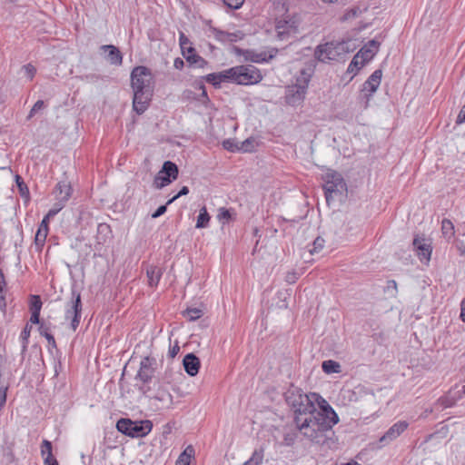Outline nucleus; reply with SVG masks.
<instances>
[{"mask_svg": "<svg viewBox=\"0 0 465 465\" xmlns=\"http://www.w3.org/2000/svg\"><path fill=\"white\" fill-rule=\"evenodd\" d=\"M292 405L296 407L294 421L300 433L314 444L329 446L334 436L332 427L339 422L330 404L318 393L298 391V400Z\"/></svg>", "mask_w": 465, "mask_h": 465, "instance_id": "nucleus-1", "label": "nucleus"}, {"mask_svg": "<svg viewBox=\"0 0 465 465\" xmlns=\"http://www.w3.org/2000/svg\"><path fill=\"white\" fill-rule=\"evenodd\" d=\"M134 91L133 107L141 114L146 111L153 96V77L151 71L145 66H137L131 74Z\"/></svg>", "mask_w": 465, "mask_h": 465, "instance_id": "nucleus-2", "label": "nucleus"}, {"mask_svg": "<svg viewBox=\"0 0 465 465\" xmlns=\"http://www.w3.org/2000/svg\"><path fill=\"white\" fill-rule=\"evenodd\" d=\"M357 45L353 40L331 42L317 46L314 52L315 58L322 63L344 60L346 55L353 52Z\"/></svg>", "mask_w": 465, "mask_h": 465, "instance_id": "nucleus-3", "label": "nucleus"}, {"mask_svg": "<svg viewBox=\"0 0 465 465\" xmlns=\"http://www.w3.org/2000/svg\"><path fill=\"white\" fill-rule=\"evenodd\" d=\"M324 184L326 201H342L347 193V184L341 176L336 171L328 170L322 176Z\"/></svg>", "mask_w": 465, "mask_h": 465, "instance_id": "nucleus-4", "label": "nucleus"}, {"mask_svg": "<svg viewBox=\"0 0 465 465\" xmlns=\"http://www.w3.org/2000/svg\"><path fill=\"white\" fill-rule=\"evenodd\" d=\"M116 429L129 437L143 438L151 432L153 423L149 420L133 421L129 419H120L116 423Z\"/></svg>", "mask_w": 465, "mask_h": 465, "instance_id": "nucleus-5", "label": "nucleus"}, {"mask_svg": "<svg viewBox=\"0 0 465 465\" xmlns=\"http://www.w3.org/2000/svg\"><path fill=\"white\" fill-rule=\"evenodd\" d=\"M300 26V18L296 15H286L282 18L276 19L275 31L276 37L281 40H287L298 33Z\"/></svg>", "mask_w": 465, "mask_h": 465, "instance_id": "nucleus-6", "label": "nucleus"}, {"mask_svg": "<svg viewBox=\"0 0 465 465\" xmlns=\"http://www.w3.org/2000/svg\"><path fill=\"white\" fill-rule=\"evenodd\" d=\"M157 368V361L153 357H143L140 362V368L136 374L135 379L142 381L143 385L139 387V390L143 394L147 395L148 389L145 384L149 383L154 376Z\"/></svg>", "mask_w": 465, "mask_h": 465, "instance_id": "nucleus-7", "label": "nucleus"}, {"mask_svg": "<svg viewBox=\"0 0 465 465\" xmlns=\"http://www.w3.org/2000/svg\"><path fill=\"white\" fill-rule=\"evenodd\" d=\"M177 176V165L173 162L166 161L164 162L162 170L155 175L153 185L156 189H162L170 184L173 181L176 180Z\"/></svg>", "mask_w": 465, "mask_h": 465, "instance_id": "nucleus-8", "label": "nucleus"}, {"mask_svg": "<svg viewBox=\"0 0 465 465\" xmlns=\"http://www.w3.org/2000/svg\"><path fill=\"white\" fill-rule=\"evenodd\" d=\"M82 311L81 294L72 292V301L67 304L64 318L71 321V328L74 331L80 323Z\"/></svg>", "mask_w": 465, "mask_h": 465, "instance_id": "nucleus-9", "label": "nucleus"}, {"mask_svg": "<svg viewBox=\"0 0 465 465\" xmlns=\"http://www.w3.org/2000/svg\"><path fill=\"white\" fill-rule=\"evenodd\" d=\"M381 77L382 71L381 69H377L369 76V78L362 84L361 93L362 96L366 99L363 106L365 109L369 106L370 100L378 90L381 82Z\"/></svg>", "mask_w": 465, "mask_h": 465, "instance_id": "nucleus-10", "label": "nucleus"}, {"mask_svg": "<svg viewBox=\"0 0 465 465\" xmlns=\"http://www.w3.org/2000/svg\"><path fill=\"white\" fill-rule=\"evenodd\" d=\"M413 247L420 261L428 264L432 253V246L430 239L417 236L413 239Z\"/></svg>", "mask_w": 465, "mask_h": 465, "instance_id": "nucleus-11", "label": "nucleus"}, {"mask_svg": "<svg viewBox=\"0 0 465 465\" xmlns=\"http://www.w3.org/2000/svg\"><path fill=\"white\" fill-rule=\"evenodd\" d=\"M241 70L239 74L241 85L256 84L262 80L261 71L253 65H241Z\"/></svg>", "mask_w": 465, "mask_h": 465, "instance_id": "nucleus-12", "label": "nucleus"}, {"mask_svg": "<svg viewBox=\"0 0 465 465\" xmlns=\"http://www.w3.org/2000/svg\"><path fill=\"white\" fill-rule=\"evenodd\" d=\"M209 31L211 32V35L219 42L222 43H233L240 41L243 38L244 34L238 30L235 32H225L223 30H220L218 28L211 26L209 28Z\"/></svg>", "mask_w": 465, "mask_h": 465, "instance_id": "nucleus-13", "label": "nucleus"}, {"mask_svg": "<svg viewBox=\"0 0 465 465\" xmlns=\"http://www.w3.org/2000/svg\"><path fill=\"white\" fill-rule=\"evenodd\" d=\"M408 422L404 420L396 422L380 439V442L385 445L394 440L408 428Z\"/></svg>", "mask_w": 465, "mask_h": 465, "instance_id": "nucleus-14", "label": "nucleus"}, {"mask_svg": "<svg viewBox=\"0 0 465 465\" xmlns=\"http://www.w3.org/2000/svg\"><path fill=\"white\" fill-rule=\"evenodd\" d=\"M179 42L183 54L186 58V60L191 63H196V58H199V56L195 54V50L192 46V43L190 42L188 37L182 32L180 33L179 35Z\"/></svg>", "mask_w": 465, "mask_h": 465, "instance_id": "nucleus-15", "label": "nucleus"}, {"mask_svg": "<svg viewBox=\"0 0 465 465\" xmlns=\"http://www.w3.org/2000/svg\"><path fill=\"white\" fill-rule=\"evenodd\" d=\"M306 92L293 84L288 86L286 94L287 104L292 106L300 104L304 100Z\"/></svg>", "mask_w": 465, "mask_h": 465, "instance_id": "nucleus-16", "label": "nucleus"}, {"mask_svg": "<svg viewBox=\"0 0 465 465\" xmlns=\"http://www.w3.org/2000/svg\"><path fill=\"white\" fill-rule=\"evenodd\" d=\"M381 43L376 39L370 40L366 45H364L358 54L363 58V61L367 63L370 62L375 54L378 53L380 49Z\"/></svg>", "mask_w": 465, "mask_h": 465, "instance_id": "nucleus-17", "label": "nucleus"}, {"mask_svg": "<svg viewBox=\"0 0 465 465\" xmlns=\"http://www.w3.org/2000/svg\"><path fill=\"white\" fill-rule=\"evenodd\" d=\"M238 54L243 55L245 61H250L252 63H263L267 62L269 59L273 57V54L267 55L264 52H255L252 50H241L236 48Z\"/></svg>", "mask_w": 465, "mask_h": 465, "instance_id": "nucleus-18", "label": "nucleus"}, {"mask_svg": "<svg viewBox=\"0 0 465 465\" xmlns=\"http://www.w3.org/2000/svg\"><path fill=\"white\" fill-rule=\"evenodd\" d=\"M183 364L185 371L190 376H195L200 369V360L193 354L188 353L184 356Z\"/></svg>", "mask_w": 465, "mask_h": 465, "instance_id": "nucleus-19", "label": "nucleus"}, {"mask_svg": "<svg viewBox=\"0 0 465 465\" xmlns=\"http://www.w3.org/2000/svg\"><path fill=\"white\" fill-rule=\"evenodd\" d=\"M56 198L59 202L66 203L71 197L72 188L66 182H60L55 187Z\"/></svg>", "mask_w": 465, "mask_h": 465, "instance_id": "nucleus-20", "label": "nucleus"}, {"mask_svg": "<svg viewBox=\"0 0 465 465\" xmlns=\"http://www.w3.org/2000/svg\"><path fill=\"white\" fill-rule=\"evenodd\" d=\"M146 275L148 279V284L151 287H155L160 282V279L163 275V271L158 266L148 265L146 268Z\"/></svg>", "mask_w": 465, "mask_h": 465, "instance_id": "nucleus-21", "label": "nucleus"}, {"mask_svg": "<svg viewBox=\"0 0 465 465\" xmlns=\"http://www.w3.org/2000/svg\"><path fill=\"white\" fill-rule=\"evenodd\" d=\"M103 49H108L109 53L107 59L112 64L120 65L123 63V56L121 52L114 45H103Z\"/></svg>", "mask_w": 465, "mask_h": 465, "instance_id": "nucleus-22", "label": "nucleus"}, {"mask_svg": "<svg viewBox=\"0 0 465 465\" xmlns=\"http://www.w3.org/2000/svg\"><path fill=\"white\" fill-rule=\"evenodd\" d=\"M311 72L309 70L302 69L300 71L299 75L296 77V81L293 85L298 86L304 91H307L308 84L311 81Z\"/></svg>", "mask_w": 465, "mask_h": 465, "instance_id": "nucleus-23", "label": "nucleus"}, {"mask_svg": "<svg viewBox=\"0 0 465 465\" xmlns=\"http://www.w3.org/2000/svg\"><path fill=\"white\" fill-rule=\"evenodd\" d=\"M241 71V65L233 66L224 70V77L226 78V82L240 84L239 74Z\"/></svg>", "mask_w": 465, "mask_h": 465, "instance_id": "nucleus-24", "label": "nucleus"}, {"mask_svg": "<svg viewBox=\"0 0 465 465\" xmlns=\"http://www.w3.org/2000/svg\"><path fill=\"white\" fill-rule=\"evenodd\" d=\"M365 64L367 62L363 61V58L357 53L350 63L347 71L355 75Z\"/></svg>", "mask_w": 465, "mask_h": 465, "instance_id": "nucleus-25", "label": "nucleus"}, {"mask_svg": "<svg viewBox=\"0 0 465 465\" xmlns=\"http://www.w3.org/2000/svg\"><path fill=\"white\" fill-rule=\"evenodd\" d=\"M264 457V450L262 448L256 449L251 458L246 460L242 465H261Z\"/></svg>", "mask_w": 465, "mask_h": 465, "instance_id": "nucleus-26", "label": "nucleus"}, {"mask_svg": "<svg viewBox=\"0 0 465 465\" xmlns=\"http://www.w3.org/2000/svg\"><path fill=\"white\" fill-rule=\"evenodd\" d=\"M41 452L45 457V465L51 464L52 461L56 460L52 454V444L48 440H44L41 448Z\"/></svg>", "mask_w": 465, "mask_h": 465, "instance_id": "nucleus-27", "label": "nucleus"}, {"mask_svg": "<svg viewBox=\"0 0 465 465\" xmlns=\"http://www.w3.org/2000/svg\"><path fill=\"white\" fill-rule=\"evenodd\" d=\"M322 368L327 374L341 372L340 363L332 360L324 361L322 364Z\"/></svg>", "mask_w": 465, "mask_h": 465, "instance_id": "nucleus-28", "label": "nucleus"}, {"mask_svg": "<svg viewBox=\"0 0 465 465\" xmlns=\"http://www.w3.org/2000/svg\"><path fill=\"white\" fill-rule=\"evenodd\" d=\"M258 146V143L255 138L250 137L244 140L243 142L239 143V151L244 153H251L255 150Z\"/></svg>", "mask_w": 465, "mask_h": 465, "instance_id": "nucleus-29", "label": "nucleus"}, {"mask_svg": "<svg viewBox=\"0 0 465 465\" xmlns=\"http://www.w3.org/2000/svg\"><path fill=\"white\" fill-rule=\"evenodd\" d=\"M224 70L219 73L209 74L206 76V80L208 83L212 84L214 86H219L221 83L226 82V78L224 77Z\"/></svg>", "mask_w": 465, "mask_h": 465, "instance_id": "nucleus-30", "label": "nucleus"}, {"mask_svg": "<svg viewBox=\"0 0 465 465\" xmlns=\"http://www.w3.org/2000/svg\"><path fill=\"white\" fill-rule=\"evenodd\" d=\"M210 221V215L207 213L206 207H203L200 210V213L197 217L196 228H205L208 226Z\"/></svg>", "mask_w": 465, "mask_h": 465, "instance_id": "nucleus-31", "label": "nucleus"}, {"mask_svg": "<svg viewBox=\"0 0 465 465\" xmlns=\"http://www.w3.org/2000/svg\"><path fill=\"white\" fill-rule=\"evenodd\" d=\"M193 454V449L192 447H188L185 450L180 454L176 465H190L191 458Z\"/></svg>", "mask_w": 465, "mask_h": 465, "instance_id": "nucleus-32", "label": "nucleus"}, {"mask_svg": "<svg viewBox=\"0 0 465 465\" xmlns=\"http://www.w3.org/2000/svg\"><path fill=\"white\" fill-rule=\"evenodd\" d=\"M441 231L443 235L451 238L454 235V225L451 221L444 219L441 223Z\"/></svg>", "mask_w": 465, "mask_h": 465, "instance_id": "nucleus-33", "label": "nucleus"}, {"mask_svg": "<svg viewBox=\"0 0 465 465\" xmlns=\"http://www.w3.org/2000/svg\"><path fill=\"white\" fill-rule=\"evenodd\" d=\"M47 234H48L47 231L38 228L36 234H35V242L39 250L44 246V244L45 242V239L47 237Z\"/></svg>", "mask_w": 465, "mask_h": 465, "instance_id": "nucleus-34", "label": "nucleus"}, {"mask_svg": "<svg viewBox=\"0 0 465 465\" xmlns=\"http://www.w3.org/2000/svg\"><path fill=\"white\" fill-rule=\"evenodd\" d=\"M184 315L190 320V321H195L202 317L203 312L202 310L198 308H189L184 312Z\"/></svg>", "mask_w": 465, "mask_h": 465, "instance_id": "nucleus-35", "label": "nucleus"}, {"mask_svg": "<svg viewBox=\"0 0 465 465\" xmlns=\"http://www.w3.org/2000/svg\"><path fill=\"white\" fill-rule=\"evenodd\" d=\"M223 146L224 149L230 152L239 151V143H237L233 139H226L223 142Z\"/></svg>", "mask_w": 465, "mask_h": 465, "instance_id": "nucleus-36", "label": "nucleus"}, {"mask_svg": "<svg viewBox=\"0 0 465 465\" xmlns=\"http://www.w3.org/2000/svg\"><path fill=\"white\" fill-rule=\"evenodd\" d=\"M271 2L279 13L284 14L287 12V0H271Z\"/></svg>", "mask_w": 465, "mask_h": 465, "instance_id": "nucleus-37", "label": "nucleus"}, {"mask_svg": "<svg viewBox=\"0 0 465 465\" xmlns=\"http://www.w3.org/2000/svg\"><path fill=\"white\" fill-rule=\"evenodd\" d=\"M217 218L219 221H222L223 223H228L231 218H232V214L230 213V211L226 208H220L218 210V214H217Z\"/></svg>", "mask_w": 465, "mask_h": 465, "instance_id": "nucleus-38", "label": "nucleus"}, {"mask_svg": "<svg viewBox=\"0 0 465 465\" xmlns=\"http://www.w3.org/2000/svg\"><path fill=\"white\" fill-rule=\"evenodd\" d=\"M153 398L159 401L167 403L172 402V395L164 390L159 391Z\"/></svg>", "mask_w": 465, "mask_h": 465, "instance_id": "nucleus-39", "label": "nucleus"}, {"mask_svg": "<svg viewBox=\"0 0 465 465\" xmlns=\"http://www.w3.org/2000/svg\"><path fill=\"white\" fill-rule=\"evenodd\" d=\"M42 308V302L39 296L34 295L31 298L30 310L31 312H40Z\"/></svg>", "mask_w": 465, "mask_h": 465, "instance_id": "nucleus-40", "label": "nucleus"}, {"mask_svg": "<svg viewBox=\"0 0 465 465\" xmlns=\"http://www.w3.org/2000/svg\"><path fill=\"white\" fill-rule=\"evenodd\" d=\"M22 71L24 72L25 76L29 80H32L36 73L35 67L31 64L24 65L22 67Z\"/></svg>", "mask_w": 465, "mask_h": 465, "instance_id": "nucleus-41", "label": "nucleus"}, {"mask_svg": "<svg viewBox=\"0 0 465 465\" xmlns=\"http://www.w3.org/2000/svg\"><path fill=\"white\" fill-rule=\"evenodd\" d=\"M65 203L59 202L54 204L47 213V218H52L56 215L64 206Z\"/></svg>", "mask_w": 465, "mask_h": 465, "instance_id": "nucleus-42", "label": "nucleus"}, {"mask_svg": "<svg viewBox=\"0 0 465 465\" xmlns=\"http://www.w3.org/2000/svg\"><path fill=\"white\" fill-rule=\"evenodd\" d=\"M324 240L321 237H317L313 242V248L310 250V252L312 254L321 251L323 248Z\"/></svg>", "mask_w": 465, "mask_h": 465, "instance_id": "nucleus-43", "label": "nucleus"}, {"mask_svg": "<svg viewBox=\"0 0 465 465\" xmlns=\"http://www.w3.org/2000/svg\"><path fill=\"white\" fill-rule=\"evenodd\" d=\"M223 4L232 9H239L244 0H223Z\"/></svg>", "mask_w": 465, "mask_h": 465, "instance_id": "nucleus-44", "label": "nucleus"}, {"mask_svg": "<svg viewBox=\"0 0 465 465\" xmlns=\"http://www.w3.org/2000/svg\"><path fill=\"white\" fill-rule=\"evenodd\" d=\"M299 276L300 274L298 272H296L295 271H291L286 273L285 281L288 283L292 284L296 282V281L299 279Z\"/></svg>", "mask_w": 465, "mask_h": 465, "instance_id": "nucleus-45", "label": "nucleus"}, {"mask_svg": "<svg viewBox=\"0 0 465 465\" xmlns=\"http://www.w3.org/2000/svg\"><path fill=\"white\" fill-rule=\"evenodd\" d=\"M39 331H40V334L42 336H44L45 339H47V337L53 335L51 333V330H50V327L47 326L46 324L45 323H40V326H39Z\"/></svg>", "mask_w": 465, "mask_h": 465, "instance_id": "nucleus-46", "label": "nucleus"}, {"mask_svg": "<svg viewBox=\"0 0 465 465\" xmlns=\"http://www.w3.org/2000/svg\"><path fill=\"white\" fill-rule=\"evenodd\" d=\"M6 390L7 388L5 385H0V411L6 401Z\"/></svg>", "mask_w": 465, "mask_h": 465, "instance_id": "nucleus-47", "label": "nucleus"}, {"mask_svg": "<svg viewBox=\"0 0 465 465\" xmlns=\"http://www.w3.org/2000/svg\"><path fill=\"white\" fill-rule=\"evenodd\" d=\"M199 90L201 91V94L198 95L197 99L201 101L202 103L205 104L209 101L207 92L205 90V87L203 85L199 86Z\"/></svg>", "mask_w": 465, "mask_h": 465, "instance_id": "nucleus-48", "label": "nucleus"}, {"mask_svg": "<svg viewBox=\"0 0 465 465\" xmlns=\"http://www.w3.org/2000/svg\"><path fill=\"white\" fill-rule=\"evenodd\" d=\"M188 193H189V189L187 186L182 187L180 192L167 202V204L172 203L173 202H174L176 199H178L179 197H181L183 195L188 194Z\"/></svg>", "mask_w": 465, "mask_h": 465, "instance_id": "nucleus-49", "label": "nucleus"}, {"mask_svg": "<svg viewBox=\"0 0 465 465\" xmlns=\"http://www.w3.org/2000/svg\"><path fill=\"white\" fill-rule=\"evenodd\" d=\"M44 101L38 100L31 109L29 116H33L37 111L41 110L44 107Z\"/></svg>", "mask_w": 465, "mask_h": 465, "instance_id": "nucleus-50", "label": "nucleus"}, {"mask_svg": "<svg viewBox=\"0 0 465 465\" xmlns=\"http://www.w3.org/2000/svg\"><path fill=\"white\" fill-rule=\"evenodd\" d=\"M166 212V205H161L157 208V210L152 214L153 218H157L163 215Z\"/></svg>", "mask_w": 465, "mask_h": 465, "instance_id": "nucleus-51", "label": "nucleus"}, {"mask_svg": "<svg viewBox=\"0 0 465 465\" xmlns=\"http://www.w3.org/2000/svg\"><path fill=\"white\" fill-rule=\"evenodd\" d=\"M39 317H40V312H31L30 322L35 324H39L40 323Z\"/></svg>", "mask_w": 465, "mask_h": 465, "instance_id": "nucleus-52", "label": "nucleus"}, {"mask_svg": "<svg viewBox=\"0 0 465 465\" xmlns=\"http://www.w3.org/2000/svg\"><path fill=\"white\" fill-rule=\"evenodd\" d=\"M465 123V105L461 108L458 117H457V124H462Z\"/></svg>", "mask_w": 465, "mask_h": 465, "instance_id": "nucleus-53", "label": "nucleus"}, {"mask_svg": "<svg viewBox=\"0 0 465 465\" xmlns=\"http://www.w3.org/2000/svg\"><path fill=\"white\" fill-rule=\"evenodd\" d=\"M50 218H47V214L44 217L43 221L41 222L39 225V229H44L45 231L48 232V222Z\"/></svg>", "mask_w": 465, "mask_h": 465, "instance_id": "nucleus-54", "label": "nucleus"}, {"mask_svg": "<svg viewBox=\"0 0 465 465\" xmlns=\"http://www.w3.org/2000/svg\"><path fill=\"white\" fill-rule=\"evenodd\" d=\"M441 402V405L445 408H449L454 404L453 401H450L448 397L444 399L440 400Z\"/></svg>", "mask_w": 465, "mask_h": 465, "instance_id": "nucleus-55", "label": "nucleus"}, {"mask_svg": "<svg viewBox=\"0 0 465 465\" xmlns=\"http://www.w3.org/2000/svg\"><path fill=\"white\" fill-rule=\"evenodd\" d=\"M460 319L462 322H465V298L462 300L460 303Z\"/></svg>", "mask_w": 465, "mask_h": 465, "instance_id": "nucleus-56", "label": "nucleus"}, {"mask_svg": "<svg viewBox=\"0 0 465 465\" xmlns=\"http://www.w3.org/2000/svg\"><path fill=\"white\" fill-rule=\"evenodd\" d=\"M180 351V347L176 343L171 350H170V355L172 357H174Z\"/></svg>", "mask_w": 465, "mask_h": 465, "instance_id": "nucleus-57", "label": "nucleus"}, {"mask_svg": "<svg viewBox=\"0 0 465 465\" xmlns=\"http://www.w3.org/2000/svg\"><path fill=\"white\" fill-rule=\"evenodd\" d=\"M183 61L182 59L177 58V59L174 60V66H175V68L180 69V68L183 67Z\"/></svg>", "mask_w": 465, "mask_h": 465, "instance_id": "nucleus-58", "label": "nucleus"}, {"mask_svg": "<svg viewBox=\"0 0 465 465\" xmlns=\"http://www.w3.org/2000/svg\"><path fill=\"white\" fill-rule=\"evenodd\" d=\"M46 340H47L49 345H51L54 348L56 347V342H55L54 337L53 335L47 337Z\"/></svg>", "mask_w": 465, "mask_h": 465, "instance_id": "nucleus-59", "label": "nucleus"}, {"mask_svg": "<svg viewBox=\"0 0 465 465\" xmlns=\"http://www.w3.org/2000/svg\"><path fill=\"white\" fill-rule=\"evenodd\" d=\"M3 286H4V275L2 271L0 270V294L3 292Z\"/></svg>", "mask_w": 465, "mask_h": 465, "instance_id": "nucleus-60", "label": "nucleus"}, {"mask_svg": "<svg viewBox=\"0 0 465 465\" xmlns=\"http://www.w3.org/2000/svg\"><path fill=\"white\" fill-rule=\"evenodd\" d=\"M21 335H22V337H23L24 339H26V338L29 336V331H27V329H26V328H25V330L22 331V334H21Z\"/></svg>", "mask_w": 465, "mask_h": 465, "instance_id": "nucleus-61", "label": "nucleus"}, {"mask_svg": "<svg viewBox=\"0 0 465 465\" xmlns=\"http://www.w3.org/2000/svg\"><path fill=\"white\" fill-rule=\"evenodd\" d=\"M345 465H360V464L356 461H351V462L346 463Z\"/></svg>", "mask_w": 465, "mask_h": 465, "instance_id": "nucleus-62", "label": "nucleus"}, {"mask_svg": "<svg viewBox=\"0 0 465 465\" xmlns=\"http://www.w3.org/2000/svg\"><path fill=\"white\" fill-rule=\"evenodd\" d=\"M459 250L460 251L461 254L465 253V246L464 247H459Z\"/></svg>", "mask_w": 465, "mask_h": 465, "instance_id": "nucleus-63", "label": "nucleus"}, {"mask_svg": "<svg viewBox=\"0 0 465 465\" xmlns=\"http://www.w3.org/2000/svg\"><path fill=\"white\" fill-rule=\"evenodd\" d=\"M460 392H461L462 394H465V385H463V386L461 387V391H460Z\"/></svg>", "mask_w": 465, "mask_h": 465, "instance_id": "nucleus-64", "label": "nucleus"}]
</instances>
